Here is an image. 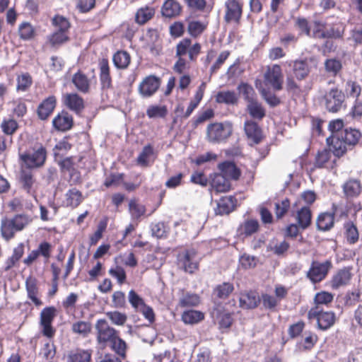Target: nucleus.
Returning <instances> with one entry per match:
<instances>
[{
    "label": "nucleus",
    "instance_id": "33",
    "mask_svg": "<svg viewBox=\"0 0 362 362\" xmlns=\"http://www.w3.org/2000/svg\"><path fill=\"white\" fill-rule=\"evenodd\" d=\"M296 219L298 226L305 230L311 224L312 214L310 209L307 206L302 207L297 213Z\"/></svg>",
    "mask_w": 362,
    "mask_h": 362
},
{
    "label": "nucleus",
    "instance_id": "38",
    "mask_svg": "<svg viewBox=\"0 0 362 362\" xmlns=\"http://www.w3.org/2000/svg\"><path fill=\"white\" fill-rule=\"evenodd\" d=\"M82 202L81 192L76 188L69 189L66 194V204L67 206L75 208Z\"/></svg>",
    "mask_w": 362,
    "mask_h": 362
},
{
    "label": "nucleus",
    "instance_id": "52",
    "mask_svg": "<svg viewBox=\"0 0 362 362\" xmlns=\"http://www.w3.org/2000/svg\"><path fill=\"white\" fill-rule=\"evenodd\" d=\"M129 302L136 311L139 312L146 304L142 298H141L134 290H131L128 294Z\"/></svg>",
    "mask_w": 362,
    "mask_h": 362
},
{
    "label": "nucleus",
    "instance_id": "28",
    "mask_svg": "<svg viewBox=\"0 0 362 362\" xmlns=\"http://www.w3.org/2000/svg\"><path fill=\"white\" fill-rule=\"evenodd\" d=\"M25 286L28 298H30L36 306L41 305L42 302L37 298L38 288L36 279L31 276L28 277L25 281Z\"/></svg>",
    "mask_w": 362,
    "mask_h": 362
},
{
    "label": "nucleus",
    "instance_id": "48",
    "mask_svg": "<svg viewBox=\"0 0 362 362\" xmlns=\"http://www.w3.org/2000/svg\"><path fill=\"white\" fill-rule=\"evenodd\" d=\"M331 156L330 150L323 149L322 151H318L315 156V167L318 168L325 167V164L331 158Z\"/></svg>",
    "mask_w": 362,
    "mask_h": 362
},
{
    "label": "nucleus",
    "instance_id": "7",
    "mask_svg": "<svg viewBox=\"0 0 362 362\" xmlns=\"http://www.w3.org/2000/svg\"><path fill=\"white\" fill-rule=\"evenodd\" d=\"M265 85L270 86L274 90L279 91L283 88L284 76L281 68L278 64L268 66L264 74Z\"/></svg>",
    "mask_w": 362,
    "mask_h": 362
},
{
    "label": "nucleus",
    "instance_id": "59",
    "mask_svg": "<svg viewBox=\"0 0 362 362\" xmlns=\"http://www.w3.org/2000/svg\"><path fill=\"white\" fill-rule=\"evenodd\" d=\"M346 90L349 96L352 98H361V87L356 81H349L346 82Z\"/></svg>",
    "mask_w": 362,
    "mask_h": 362
},
{
    "label": "nucleus",
    "instance_id": "24",
    "mask_svg": "<svg viewBox=\"0 0 362 362\" xmlns=\"http://www.w3.org/2000/svg\"><path fill=\"white\" fill-rule=\"evenodd\" d=\"M155 159V151L151 144L146 145L136 158L137 164L142 167H147Z\"/></svg>",
    "mask_w": 362,
    "mask_h": 362
},
{
    "label": "nucleus",
    "instance_id": "13",
    "mask_svg": "<svg viewBox=\"0 0 362 362\" xmlns=\"http://www.w3.org/2000/svg\"><path fill=\"white\" fill-rule=\"evenodd\" d=\"M160 80L155 76L146 77L139 86V93L144 98L152 96L159 88Z\"/></svg>",
    "mask_w": 362,
    "mask_h": 362
},
{
    "label": "nucleus",
    "instance_id": "62",
    "mask_svg": "<svg viewBox=\"0 0 362 362\" xmlns=\"http://www.w3.org/2000/svg\"><path fill=\"white\" fill-rule=\"evenodd\" d=\"M199 303V298L195 294H186L180 300L182 307L195 306Z\"/></svg>",
    "mask_w": 362,
    "mask_h": 362
},
{
    "label": "nucleus",
    "instance_id": "22",
    "mask_svg": "<svg viewBox=\"0 0 362 362\" xmlns=\"http://www.w3.org/2000/svg\"><path fill=\"white\" fill-rule=\"evenodd\" d=\"M221 173L230 180H238L241 175L240 169L233 162L225 161L218 164Z\"/></svg>",
    "mask_w": 362,
    "mask_h": 362
},
{
    "label": "nucleus",
    "instance_id": "11",
    "mask_svg": "<svg viewBox=\"0 0 362 362\" xmlns=\"http://www.w3.org/2000/svg\"><path fill=\"white\" fill-rule=\"evenodd\" d=\"M214 321L217 322L220 328H228L233 323L231 313L226 311L221 304H216L210 311Z\"/></svg>",
    "mask_w": 362,
    "mask_h": 362
},
{
    "label": "nucleus",
    "instance_id": "29",
    "mask_svg": "<svg viewBox=\"0 0 362 362\" xmlns=\"http://www.w3.org/2000/svg\"><path fill=\"white\" fill-rule=\"evenodd\" d=\"M71 81L78 91L83 93L89 92L90 81L82 72L78 71L74 74L72 76Z\"/></svg>",
    "mask_w": 362,
    "mask_h": 362
},
{
    "label": "nucleus",
    "instance_id": "36",
    "mask_svg": "<svg viewBox=\"0 0 362 362\" xmlns=\"http://www.w3.org/2000/svg\"><path fill=\"white\" fill-rule=\"evenodd\" d=\"M233 290L234 287L232 284L229 282H223L214 288L213 296L218 298L226 299L233 291Z\"/></svg>",
    "mask_w": 362,
    "mask_h": 362
},
{
    "label": "nucleus",
    "instance_id": "9",
    "mask_svg": "<svg viewBox=\"0 0 362 362\" xmlns=\"http://www.w3.org/2000/svg\"><path fill=\"white\" fill-rule=\"evenodd\" d=\"M20 158L27 168H37L44 164L46 159V151L42 146H40L33 153L21 154Z\"/></svg>",
    "mask_w": 362,
    "mask_h": 362
},
{
    "label": "nucleus",
    "instance_id": "27",
    "mask_svg": "<svg viewBox=\"0 0 362 362\" xmlns=\"http://www.w3.org/2000/svg\"><path fill=\"white\" fill-rule=\"evenodd\" d=\"M56 105V98L49 96L45 99L38 107L37 113L42 119H47L52 113Z\"/></svg>",
    "mask_w": 362,
    "mask_h": 362
},
{
    "label": "nucleus",
    "instance_id": "4",
    "mask_svg": "<svg viewBox=\"0 0 362 362\" xmlns=\"http://www.w3.org/2000/svg\"><path fill=\"white\" fill-rule=\"evenodd\" d=\"M332 267V263L327 259L323 262L313 261L306 276L313 284L319 283L327 276Z\"/></svg>",
    "mask_w": 362,
    "mask_h": 362
},
{
    "label": "nucleus",
    "instance_id": "5",
    "mask_svg": "<svg viewBox=\"0 0 362 362\" xmlns=\"http://www.w3.org/2000/svg\"><path fill=\"white\" fill-rule=\"evenodd\" d=\"M232 131L230 123H213L207 127V137L209 141L221 142L229 137Z\"/></svg>",
    "mask_w": 362,
    "mask_h": 362
},
{
    "label": "nucleus",
    "instance_id": "19",
    "mask_svg": "<svg viewBox=\"0 0 362 362\" xmlns=\"http://www.w3.org/2000/svg\"><path fill=\"white\" fill-rule=\"evenodd\" d=\"M63 99L65 105L76 113H79L84 108L83 99L77 93H66Z\"/></svg>",
    "mask_w": 362,
    "mask_h": 362
},
{
    "label": "nucleus",
    "instance_id": "26",
    "mask_svg": "<svg viewBox=\"0 0 362 362\" xmlns=\"http://www.w3.org/2000/svg\"><path fill=\"white\" fill-rule=\"evenodd\" d=\"M334 223V212H324L320 214L316 221L317 228L319 230H329Z\"/></svg>",
    "mask_w": 362,
    "mask_h": 362
},
{
    "label": "nucleus",
    "instance_id": "2",
    "mask_svg": "<svg viewBox=\"0 0 362 362\" xmlns=\"http://www.w3.org/2000/svg\"><path fill=\"white\" fill-rule=\"evenodd\" d=\"M31 221L28 215L18 214L11 218H5L1 220V233L6 240L13 238L15 233L21 231Z\"/></svg>",
    "mask_w": 362,
    "mask_h": 362
},
{
    "label": "nucleus",
    "instance_id": "63",
    "mask_svg": "<svg viewBox=\"0 0 362 362\" xmlns=\"http://www.w3.org/2000/svg\"><path fill=\"white\" fill-rule=\"evenodd\" d=\"M68 40V33L57 30L49 37V42L53 46L61 45Z\"/></svg>",
    "mask_w": 362,
    "mask_h": 362
},
{
    "label": "nucleus",
    "instance_id": "14",
    "mask_svg": "<svg viewBox=\"0 0 362 362\" xmlns=\"http://www.w3.org/2000/svg\"><path fill=\"white\" fill-rule=\"evenodd\" d=\"M225 6V21L226 23H238L242 16V6L240 3L236 0H227Z\"/></svg>",
    "mask_w": 362,
    "mask_h": 362
},
{
    "label": "nucleus",
    "instance_id": "39",
    "mask_svg": "<svg viewBox=\"0 0 362 362\" xmlns=\"http://www.w3.org/2000/svg\"><path fill=\"white\" fill-rule=\"evenodd\" d=\"M56 354V348L51 341H46L40 351V356L47 362H52Z\"/></svg>",
    "mask_w": 362,
    "mask_h": 362
},
{
    "label": "nucleus",
    "instance_id": "41",
    "mask_svg": "<svg viewBox=\"0 0 362 362\" xmlns=\"http://www.w3.org/2000/svg\"><path fill=\"white\" fill-rule=\"evenodd\" d=\"M344 123L341 119H336L331 121L329 124V129L331 132L332 134L328 138H327V144L332 147L334 144V136L342 131H344Z\"/></svg>",
    "mask_w": 362,
    "mask_h": 362
},
{
    "label": "nucleus",
    "instance_id": "44",
    "mask_svg": "<svg viewBox=\"0 0 362 362\" xmlns=\"http://www.w3.org/2000/svg\"><path fill=\"white\" fill-rule=\"evenodd\" d=\"M216 101L219 103L233 105L237 103L238 97L234 91H221L216 95Z\"/></svg>",
    "mask_w": 362,
    "mask_h": 362
},
{
    "label": "nucleus",
    "instance_id": "57",
    "mask_svg": "<svg viewBox=\"0 0 362 362\" xmlns=\"http://www.w3.org/2000/svg\"><path fill=\"white\" fill-rule=\"evenodd\" d=\"M333 300V296L330 293L328 292H320L315 295L314 300L315 303V307L320 306L322 308L323 305H327L331 303Z\"/></svg>",
    "mask_w": 362,
    "mask_h": 362
},
{
    "label": "nucleus",
    "instance_id": "31",
    "mask_svg": "<svg viewBox=\"0 0 362 362\" xmlns=\"http://www.w3.org/2000/svg\"><path fill=\"white\" fill-rule=\"evenodd\" d=\"M181 6L174 0H167L162 6L161 12L163 16L173 18L180 14Z\"/></svg>",
    "mask_w": 362,
    "mask_h": 362
},
{
    "label": "nucleus",
    "instance_id": "54",
    "mask_svg": "<svg viewBox=\"0 0 362 362\" xmlns=\"http://www.w3.org/2000/svg\"><path fill=\"white\" fill-rule=\"evenodd\" d=\"M21 182L23 189L25 190L27 193L33 194V185L34 184V180L31 173L23 172L21 177Z\"/></svg>",
    "mask_w": 362,
    "mask_h": 362
},
{
    "label": "nucleus",
    "instance_id": "42",
    "mask_svg": "<svg viewBox=\"0 0 362 362\" xmlns=\"http://www.w3.org/2000/svg\"><path fill=\"white\" fill-rule=\"evenodd\" d=\"M111 349L120 357H126L127 344L117 335L110 343Z\"/></svg>",
    "mask_w": 362,
    "mask_h": 362
},
{
    "label": "nucleus",
    "instance_id": "51",
    "mask_svg": "<svg viewBox=\"0 0 362 362\" xmlns=\"http://www.w3.org/2000/svg\"><path fill=\"white\" fill-rule=\"evenodd\" d=\"M202 86H204V83H202L200 85V87H199V90H197L194 99L192 100V101L190 102V103L184 115V117L185 118L189 117V115L192 114V112L194 111V110L198 106L199 103L202 100V97H203V92L202 90Z\"/></svg>",
    "mask_w": 362,
    "mask_h": 362
},
{
    "label": "nucleus",
    "instance_id": "10",
    "mask_svg": "<svg viewBox=\"0 0 362 362\" xmlns=\"http://www.w3.org/2000/svg\"><path fill=\"white\" fill-rule=\"evenodd\" d=\"M178 266L185 272L193 273L198 268V258L194 250H186L178 255Z\"/></svg>",
    "mask_w": 362,
    "mask_h": 362
},
{
    "label": "nucleus",
    "instance_id": "49",
    "mask_svg": "<svg viewBox=\"0 0 362 362\" xmlns=\"http://www.w3.org/2000/svg\"><path fill=\"white\" fill-rule=\"evenodd\" d=\"M18 33L21 39L28 40L34 37L35 30L29 23L25 22L19 25Z\"/></svg>",
    "mask_w": 362,
    "mask_h": 362
},
{
    "label": "nucleus",
    "instance_id": "1",
    "mask_svg": "<svg viewBox=\"0 0 362 362\" xmlns=\"http://www.w3.org/2000/svg\"><path fill=\"white\" fill-rule=\"evenodd\" d=\"M361 133L356 129H344V131L337 133L334 136V144L332 146V150L334 156L337 157L342 156L349 148L356 146Z\"/></svg>",
    "mask_w": 362,
    "mask_h": 362
},
{
    "label": "nucleus",
    "instance_id": "61",
    "mask_svg": "<svg viewBox=\"0 0 362 362\" xmlns=\"http://www.w3.org/2000/svg\"><path fill=\"white\" fill-rule=\"evenodd\" d=\"M32 84V78L28 74H23L17 78V89L26 90Z\"/></svg>",
    "mask_w": 362,
    "mask_h": 362
},
{
    "label": "nucleus",
    "instance_id": "45",
    "mask_svg": "<svg viewBox=\"0 0 362 362\" xmlns=\"http://www.w3.org/2000/svg\"><path fill=\"white\" fill-rule=\"evenodd\" d=\"M203 313L197 310H190L185 311L182 315V320L185 324H195L203 318Z\"/></svg>",
    "mask_w": 362,
    "mask_h": 362
},
{
    "label": "nucleus",
    "instance_id": "18",
    "mask_svg": "<svg viewBox=\"0 0 362 362\" xmlns=\"http://www.w3.org/2000/svg\"><path fill=\"white\" fill-rule=\"evenodd\" d=\"M236 199L234 197H223L216 202L215 214L216 215L228 214L234 209Z\"/></svg>",
    "mask_w": 362,
    "mask_h": 362
},
{
    "label": "nucleus",
    "instance_id": "46",
    "mask_svg": "<svg viewBox=\"0 0 362 362\" xmlns=\"http://www.w3.org/2000/svg\"><path fill=\"white\" fill-rule=\"evenodd\" d=\"M154 15V10L150 7L141 8L136 13V21L139 24H144Z\"/></svg>",
    "mask_w": 362,
    "mask_h": 362
},
{
    "label": "nucleus",
    "instance_id": "64",
    "mask_svg": "<svg viewBox=\"0 0 362 362\" xmlns=\"http://www.w3.org/2000/svg\"><path fill=\"white\" fill-rule=\"evenodd\" d=\"M166 113V108L161 106H151L146 110V115L149 118L163 117Z\"/></svg>",
    "mask_w": 362,
    "mask_h": 362
},
{
    "label": "nucleus",
    "instance_id": "55",
    "mask_svg": "<svg viewBox=\"0 0 362 362\" xmlns=\"http://www.w3.org/2000/svg\"><path fill=\"white\" fill-rule=\"evenodd\" d=\"M290 208V201L284 199L280 202L275 203V215L277 218H281Z\"/></svg>",
    "mask_w": 362,
    "mask_h": 362
},
{
    "label": "nucleus",
    "instance_id": "17",
    "mask_svg": "<svg viewBox=\"0 0 362 362\" xmlns=\"http://www.w3.org/2000/svg\"><path fill=\"white\" fill-rule=\"evenodd\" d=\"M351 278L350 268H343L339 269L333 276L330 284L333 289H337L339 287L346 286Z\"/></svg>",
    "mask_w": 362,
    "mask_h": 362
},
{
    "label": "nucleus",
    "instance_id": "37",
    "mask_svg": "<svg viewBox=\"0 0 362 362\" xmlns=\"http://www.w3.org/2000/svg\"><path fill=\"white\" fill-rule=\"evenodd\" d=\"M130 56L125 51H118L113 55V63L117 69H126L130 63Z\"/></svg>",
    "mask_w": 362,
    "mask_h": 362
},
{
    "label": "nucleus",
    "instance_id": "30",
    "mask_svg": "<svg viewBox=\"0 0 362 362\" xmlns=\"http://www.w3.org/2000/svg\"><path fill=\"white\" fill-rule=\"evenodd\" d=\"M100 79L103 88H109L111 86V77L108 61L103 59L100 63Z\"/></svg>",
    "mask_w": 362,
    "mask_h": 362
},
{
    "label": "nucleus",
    "instance_id": "32",
    "mask_svg": "<svg viewBox=\"0 0 362 362\" xmlns=\"http://www.w3.org/2000/svg\"><path fill=\"white\" fill-rule=\"evenodd\" d=\"M91 351L89 350L76 349L71 351L68 356L66 362H90Z\"/></svg>",
    "mask_w": 362,
    "mask_h": 362
},
{
    "label": "nucleus",
    "instance_id": "20",
    "mask_svg": "<svg viewBox=\"0 0 362 362\" xmlns=\"http://www.w3.org/2000/svg\"><path fill=\"white\" fill-rule=\"evenodd\" d=\"M293 68V73L298 80L305 79L310 73V66L306 59L296 60L288 64Z\"/></svg>",
    "mask_w": 362,
    "mask_h": 362
},
{
    "label": "nucleus",
    "instance_id": "34",
    "mask_svg": "<svg viewBox=\"0 0 362 362\" xmlns=\"http://www.w3.org/2000/svg\"><path fill=\"white\" fill-rule=\"evenodd\" d=\"M332 39H341L344 37L346 30V25L341 21H336L332 24H328L326 27Z\"/></svg>",
    "mask_w": 362,
    "mask_h": 362
},
{
    "label": "nucleus",
    "instance_id": "23",
    "mask_svg": "<svg viewBox=\"0 0 362 362\" xmlns=\"http://www.w3.org/2000/svg\"><path fill=\"white\" fill-rule=\"evenodd\" d=\"M53 126L59 131L64 132L71 128L73 119L67 112H62L59 114L52 121Z\"/></svg>",
    "mask_w": 362,
    "mask_h": 362
},
{
    "label": "nucleus",
    "instance_id": "16",
    "mask_svg": "<svg viewBox=\"0 0 362 362\" xmlns=\"http://www.w3.org/2000/svg\"><path fill=\"white\" fill-rule=\"evenodd\" d=\"M343 192L347 199L355 198L359 196L361 192V183L358 179L351 178L342 185Z\"/></svg>",
    "mask_w": 362,
    "mask_h": 362
},
{
    "label": "nucleus",
    "instance_id": "25",
    "mask_svg": "<svg viewBox=\"0 0 362 362\" xmlns=\"http://www.w3.org/2000/svg\"><path fill=\"white\" fill-rule=\"evenodd\" d=\"M211 187L216 192H226L231 187L230 180L221 173L216 174L211 181Z\"/></svg>",
    "mask_w": 362,
    "mask_h": 362
},
{
    "label": "nucleus",
    "instance_id": "21",
    "mask_svg": "<svg viewBox=\"0 0 362 362\" xmlns=\"http://www.w3.org/2000/svg\"><path fill=\"white\" fill-rule=\"evenodd\" d=\"M244 129L247 138L254 144H257L261 141L262 139V130L256 122L252 120L246 121Z\"/></svg>",
    "mask_w": 362,
    "mask_h": 362
},
{
    "label": "nucleus",
    "instance_id": "3",
    "mask_svg": "<svg viewBox=\"0 0 362 362\" xmlns=\"http://www.w3.org/2000/svg\"><path fill=\"white\" fill-rule=\"evenodd\" d=\"M96 339L102 348L105 347L118 335V332L111 327L103 319L98 320L95 323Z\"/></svg>",
    "mask_w": 362,
    "mask_h": 362
},
{
    "label": "nucleus",
    "instance_id": "43",
    "mask_svg": "<svg viewBox=\"0 0 362 362\" xmlns=\"http://www.w3.org/2000/svg\"><path fill=\"white\" fill-rule=\"evenodd\" d=\"M259 228V222L257 220L250 219L245 221L240 227V233L246 236L256 233Z\"/></svg>",
    "mask_w": 362,
    "mask_h": 362
},
{
    "label": "nucleus",
    "instance_id": "60",
    "mask_svg": "<svg viewBox=\"0 0 362 362\" xmlns=\"http://www.w3.org/2000/svg\"><path fill=\"white\" fill-rule=\"evenodd\" d=\"M129 206L130 214L133 218H139L146 211L145 206L136 203L135 201H131L129 204Z\"/></svg>",
    "mask_w": 362,
    "mask_h": 362
},
{
    "label": "nucleus",
    "instance_id": "56",
    "mask_svg": "<svg viewBox=\"0 0 362 362\" xmlns=\"http://www.w3.org/2000/svg\"><path fill=\"white\" fill-rule=\"evenodd\" d=\"M261 301L264 308L271 310H274L279 303V300L275 297L267 293H263L261 296Z\"/></svg>",
    "mask_w": 362,
    "mask_h": 362
},
{
    "label": "nucleus",
    "instance_id": "8",
    "mask_svg": "<svg viewBox=\"0 0 362 362\" xmlns=\"http://www.w3.org/2000/svg\"><path fill=\"white\" fill-rule=\"evenodd\" d=\"M345 95L338 88H332L324 95L325 106L329 112H337L341 110Z\"/></svg>",
    "mask_w": 362,
    "mask_h": 362
},
{
    "label": "nucleus",
    "instance_id": "47",
    "mask_svg": "<svg viewBox=\"0 0 362 362\" xmlns=\"http://www.w3.org/2000/svg\"><path fill=\"white\" fill-rule=\"evenodd\" d=\"M325 68L327 73L332 76H336L341 71L342 65L339 59H328L325 62Z\"/></svg>",
    "mask_w": 362,
    "mask_h": 362
},
{
    "label": "nucleus",
    "instance_id": "12",
    "mask_svg": "<svg viewBox=\"0 0 362 362\" xmlns=\"http://www.w3.org/2000/svg\"><path fill=\"white\" fill-rule=\"evenodd\" d=\"M56 315V309L54 307H47L40 313V325L42 327V334L52 337L55 330L52 326V321Z\"/></svg>",
    "mask_w": 362,
    "mask_h": 362
},
{
    "label": "nucleus",
    "instance_id": "15",
    "mask_svg": "<svg viewBox=\"0 0 362 362\" xmlns=\"http://www.w3.org/2000/svg\"><path fill=\"white\" fill-rule=\"evenodd\" d=\"M259 303L260 296L255 291H244L240 293L239 306L243 309H254L258 306Z\"/></svg>",
    "mask_w": 362,
    "mask_h": 362
},
{
    "label": "nucleus",
    "instance_id": "50",
    "mask_svg": "<svg viewBox=\"0 0 362 362\" xmlns=\"http://www.w3.org/2000/svg\"><path fill=\"white\" fill-rule=\"evenodd\" d=\"M346 236L347 241L351 243H355L358 239V232L356 226L352 222L345 223Z\"/></svg>",
    "mask_w": 362,
    "mask_h": 362
},
{
    "label": "nucleus",
    "instance_id": "58",
    "mask_svg": "<svg viewBox=\"0 0 362 362\" xmlns=\"http://www.w3.org/2000/svg\"><path fill=\"white\" fill-rule=\"evenodd\" d=\"M191 45V40L189 39H183L177 45L176 47V57H189V48Z\"/></svg>",
    "mask_w": 362,
    "mask_h": 362
},
{
    "label": "nucleus",
    "instance_id": "6",
    "mask_svg": "<svg viewBox=\"0 0 362 362\" xmlns=\"http://www.w3.org/2000/svg\"><path fill=\"white\" fill-rule=\"evenodd\" d=\"M308 317L317 320L318 327L326 330L331 327L335 321V315L331 311H323L320 306L311 308L308 312Z\"/></svg>",
    "mask_w": 362,
    "mask_h": 362
},
{
    "label": "nucleus",
    "instance_id": "53",
    "mask_svg": "<svg viewBox=\"0 0 362 362\" xmlns=\"http://www.w3.org/2000/svg\"><path fill=\"white\" fill-rule=\"evenodd\" d=\"M52 23L56 30L68 33L70 28V23L66 18L57 16L53 18Z\"/></svg>",
    "mask_w": 362,
    "mask_h": 362
},
{
    "label": "nucleus",
    "instance_id": "40",
    "mask_svg": "<svg viewBox=\"0 0 362 362\" xmlns=\"http://www.w3.org/2000/svg\"><path fill=\"white\" fill-rule=\"evenodd\" d=\"M91 328V324L86 321H78L71 326L72 332L82 337H86L90 333Z\"/></svg>",
    "mask_w": 362,
    "mask_h": 362
},
{
    "label": "nucleus",
    "instance_id": "35",
    "mask_svg": "<svg viewBox=\"0 0 362 362\" xmlns=\"http://www.w3.org/2000/svg\"><path fill=\"white\" fill-rule=\"evenodd\" d=\"M247 110L254 119L261 120L265 116L264 109L257 100H250L247 103Z\"/></svg>",
    "mask_w": 362,
    "mask_h": 362
}]
</instances>
